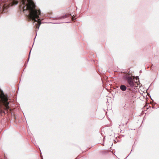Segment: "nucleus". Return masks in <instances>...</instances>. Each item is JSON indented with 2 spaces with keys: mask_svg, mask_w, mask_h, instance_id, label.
<instances>
[{
  "mask_svg": "<svg viewBox=\"0 0 159 159\" xmlns=\"http://www.w3.org/2000/svg\"><path fill=\"white\" fill-rule=\"evenodd\" d=\"M22 4L24 5H25L26 9L30 12L28 15L29 18L34 22H37L35 19L39 18L41 12L40 10L35 9V5L34 2L31 0H22Z\"/></svg>",
  "mask_w": 159,
  "mask_h": 159,
  "instance_id": "obj_1",
  "label": "nucleus"
},
{
  "mask_svg": "<svg viewBox=\"0 0 159 159\" xmlns=\"http://www.w3.org/2000/svg\"><path fill=\"white\" fill-rule=\"evenodd\" d=\"M0 98L2 102L0 103V114L2 116L8 112V109L10 110L9 105L10 103L8 101L7 96L2 92L1 93Z\"/></svg>",
  "mask_w": 159,
  "mask_h": 159,
  "instance_id": "obj_2",
  "label": "nucleus"
},
{
  "mask_svg": "<svg viewBox=\"0 0 159 159\" xmlns=\"http://www.w3.org/2000/svg\"><path fill=\"white\" fill-rule=\"evenodd\" d=\"M124 77L127 80V82L130 87H133L135 86L137 84H138L137 81H134V78H132L131 77L128 76L127 75H125Z\"/></svg>",
  "mask_w": 159,
  "mask_h": 159,
  "instance_id": "obj_3",
  "label": "nucleus"
},
{
  "mask_svg": "<svg viewBox=\"0 0 159 159\" xmlns=\"http://www.w3.org/2000/svg\"><path fill=\"white\" fill-rule=\"evenodd\" d=\"M41 24V20H40V19H38L37 23L35 25L36 28H37V29H39V26Z\"/></svg>",
  "mask_w": 159,
  "mask_h": 159,
  "instance_id": "obj_4",
  "label": "nucleus"
},
{
  "mask_svg": "<svg viewBox=\"0 0 159 159\" xmlns=\"http://www.w3.org/2000/svg\"><path fill=\"white\" fill-rule=\"evenodd\" d=\"M120 89L123 91H125L127 89L126 87L124 85H121L120 86Z\"/></svg>",
  "mask_w": 159,
  "mask_h": 159,
  "instance_id": "obj_5",
  "label": "nucleus"
},
{
  "mask_svg": "<svg viewBox=\"0 0 159 159\" xmlns=\"http://www.w3.org/2000/svg\"><path fill=\"white\" fill-rule=\"evenodd\" d=\"M70 15L71 16L70 14H67L65 15V16H63V18H66V17L69 16Z\"/></svg>",
  "mask_w": 159,
  "mask_h": 159,
  "instance_id": "obj_6",
  "label": "nucleus"
}]
</instances>
